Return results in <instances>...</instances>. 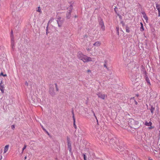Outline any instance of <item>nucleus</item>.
Instances as JSON below:
<instances>
[{
	"mask_svg": "<svg viewBox=\"0 0 160 160\" xmlns=\"http://www.w3.org/2000/svg\"><path fill=\"white\" fill-rule=\"evenodd\" d=\"M72 114H73V122H74V123L75 122V117H74V113L73 112H72Z\"/></svg>",
	"mask_w": 160,
	"mask_h": 160,
	"instance_id": "obj_22",
	"label": "nucleus"
},
{
	"mask_svg": "<svg viewBox=\"0 0 160 160\" xmlns=\"http://www.w3.org/2000/svg\"><path fill=\"white\" fill-rule=\"evenodd\" d=\"M160 13L158 12V16H160Z\"/></svg>",
	"mask_w": 160,
	"mask_h": 160,
	"instance_id": "obj_35",
	"label": "nucleus"
},
{
	"mask_svg": "<svg viewBox=\"0 0 160 160\" xmlns=\"http://www.w3.org/2000/svg\"><path fill=\"white\" fill-rule=\"evenodd\" d=\"M92 113H93V115H94V116L95 117V118H96V119H97V117H96V115H95V114L94 112V111H92Z\"/></svg>",
	"mask_w": 160,
	"mask_h": 160,
	"instance_id": "obj_27",
	"label": "nucleus"
},
{
	"mask_svg": "<svg viewBox=\"0 0 160 160\" xmlns=\"http://www.w3.org/2000/svg\"><path fill=\"white\" fill-rule=\"evenodd\" d=\"M74 126H75V128H76V125H75V122L74 123Z\"/></svg>",
	"mask_w": 160,
	"mask_h": 160,
	"instance_id": "obj_34",
	"label": "nucleus"
},
{
	"mask_svg": "<svg viewBox=\"0 0 160 160\" xmlns=\"http://www.w3.org/2000/svg\"><path fill=\"white\" fill-rule=\"evenodd\" d=\"M36 11L37 12H40V13H41L42 12L41 8L39 6L38 7L37 9L36 10Z\"/></svg>",
	"mask_w": 160,
	"mask_h": 160,
	"instance_id": "obj_15",
	"label": "nucleus"
},
{
	"mask_svg": "<svg viewBox=\"0 0 160 160\" xmlns=\"http://www.w3.org/2000/svg\"><path fill=\"white\" fill-rule=\"evenodd\" d=\"M11 46H12V48H13V47H14V41L13 40V38L11 39Z\"/></svg>",
	"mask_w": 160,
	"mask_h": 160,
	"instance_id": "obj_18",
	"label": "nucleus"
},
{
	"mask_svg": "<svg viewBox=\"0 0 160 160\" xmlns=\"http://www.w3.org/2000/svg\"><path fill=\"white\" fill-rule=\"evenodd\" d=\"M47 132V134H48V135H49V134L48 132Z\"/></svg>",
	"mask_w": 160,
	"mask_h": 160,
	"instance_id": "obj_36",
	"label": "nucleus"
},
{
	"mask_svg": "<svg viewBox=\"0 0 160 160\" xmlns=\"http://www.w3.org/2000/svg\"><path fill=\"white\" fill-rule=\"evenodd\" d=\"M101 45V42L99 41H97L93 43V45L96 47H99Z\"/></svg>",
	"mask_w": 160,
	"mask_h": 160,
	"instance_id": "obj_7",
	"label": "nucleus"
},
{
	"mask_svg": "<svg viewBox=\"0 0 160 160\" xmlns=\"http://www.w3.org/2000/svg\"><path fill=\"white\" fill-rule=\"evenodd\" d=\"M27 158V157L26 156L25 157V159H26Z\"/></svg>",
	"mask_w": 160,
	"mask_h": 160,
	"instance_id": "obj_38",
	"label": "nucleus"
},
{
	"mask_svg": "<svg viewBox=\"0 0 160 160\" xmlns=\"http://www.w3.org/2000/svg\"><path fill=\"white\" fill-rule=\"evenodd\" d=\"M9 146V145H7L5 146L4 148V153H6L8 151Z\"/></svg>",
	"mask_w": 160,
	"mask_h": 160,
	"instance_id": "obj_9",
	"label": "nucleus"
},
{
	"mask_svg": "<svg viewBox=\"0 0 160 160\" xmlns=\"http://www.w3.org/2000/svg\"><path fill=\"white\" fill-rule=\"evenodd\" d=\"M140 24H141L140 31L142 32L144 30V29L143 27V24L142 22L140 23Z\"/></svg>",
	"mask_w": 160,
	"mask_h": 160,
	"instance_id": "obj_14",
	"label": "nucleus"
},
{
	"mask_svg": "<svg viewBox=\"0 0 160 160\" xmlns=\"http://www.w3.org/2000/svg\"><path fill=\"white\" fill-rule=\"evenodd\" d=\"M154 110V108H152L151 109V110H151V113H153Z\"/></svg>",
	"mask_w": 160,
	"mask_h": 160,
	"instance_id": "obj_24",
	"label": "nucleus"
},
{
	"mask_svg": "<svg viewBox=\"0 0 160 160\" xmlns=\"http://www.w3.org/2000/svg\"><path fill=\"white\" fill-rule=\"evenodd\" d=\"M68 148L70 152L72 151V144L70 139L69 138L67 139Z\"/></svg>",
	"mask_w": 160,
	"mask_h": 160,
	"instance_id": "obj_3",
	"label": "nucleus"
},
{
	"mask_svg": "<svg viewBox=\"0 0 160 160\" xmlns=\"http://www.w3.org/2000/svg\"><path fill=\"white\" fill-rule=\"evenodd\" d=\"M99 24L102 30L104 31L105 29V27L103 21L102 20H101L99 22Z\"/></svg>",
	"mask_w": 160,
	"mask_h": 160,
	"instance_id": "obj_6",
	"label": "nucleus"
},
{
	"mask_svg": "<svg viewBox=\"0 0 160 160\" xmlns=\"http://www.w3.org/2000/svg\"><path fill=\"white\" fill-rule=\"evenodd\" d=\"M74 126H75V128H76V125H75V122L74 123Z\"/></svg>",
	"mask_w": 160,
	"mask_h": 160,
	"instance_id": "obj_32",
	"label": "nucleus"
},
{
	"mask_svg": "<svg viewBox=\"0 0 160 160\" xmlns=\"http://www.w3.org/2000/svg\"><path fill=\"white\" fill-rule=\"evenodd\" d=\"M104 66L105 67H106L107 68V67L106 64H104Z\"/></svg>",
	"mask_w": 160,
	"mask_h": 160,
	"instance_id": "obj_31",
	"label": "nucleus"
},
{
	"mask_svg": "<svg viewBox=\"0 0 160 160\" xmlns=\"http://www.w3.org/2000/svg\"><path fill=\"white\" fill-rule=\"evenodd\" d=\"M77 56L78 59L82 61L84 63L92 62L94 61L93 58L84 54L81 52H79L77 53Z\"/></svg>",
	"mask_w": 160,
	"mask_h": 160,
	"instance_id": "obj_1",
	"label": "nucleus"
},
{
	"mask_svg": "<svg viewBox=\"0 0 160 160\" xmlns=\"http://www.w3.org/2000/svg\"><path fill=\"white\" fill-rule=\"evenodd\" d=\"M148 160H153V159H151V158L150 157H148Z\"/></svg>",
	"mask_w": 160,
	"mask_h": 160,
	"instance_id": "obj_29",
	"label": "nucleus"
},
{
	"mask_svg": "<svg viewBox=\"0 0 160 160\" xmlns=\"http://www.w3.org/2000/svg\"><path fill=\"white\" fill-rule=\"evenodd\" d=\"M53 19L52 18H50L48 22V24L49 23L52 22L53 21Z\"/></svg>",
	"mask_w": 160,
	"mask_h": 160,
	"instance_id": "obj_19",
	"label": "nucleus"
},
{
	"mask_svg": "<svg viewBox=\"0 0 160 160\" xmlns=\"http://www.w3.org/2000/svg\"><path fill=\"white\" fill-rule=\"evenodd\" d=\"M55 88L57 91H58L59 89L58 88V85L56 83L55 84Z\"/></svg>",
	"mask_w": 160,
	"mask_h": 160,
	"instance_id": "obj_20",
	"label": "nucleus"
},
{
	"mask_svg": "<svg viewBox=\"0 0 160 160\" xmlns=\"http://www.w3.org/2000/svg\"><path fill=\"white\" fill-rule=\"evenodd\" d=\"M60 19H61V17L60 16H58L57 17V23L58 24V25L59 27H60V26L59 25V22L60 21Z\"/></svg>",
	"mask_w": 160,
	"mask_h": 160,
	"instance_id": "obj_12",
	"label": "nucleus"
},
{
	"mask_svg": "<svg viewBox=\"0 0 160 160\" xmlns=\"http://www.w3.org/2000/svg\"><path fill=\"white\" fill-rule=\"evenodd\" d=\"M121 23H122V24H123V22H121Z\"/></svg>",
	"mask_w": 160,
	"mask_h": 160,
	"instance_id": "obj_39",
	"label": "nucleus"
},
{
	"mask_svg": "<svg viewBox=\"0 0 160 160\" xmlns=\"http://www.w3.org/2000/svg\"><path fill=\"white\" fill-rule=\"evenodd\" d=\"M135 103L136 105L138 104V102L136 101H135Z\"/></svg>",
	"mask_w": 160,
	"mask_h": 160,
	"instance_id": "obj_30",
	"label": "nucleus"
},
{
	"mask_svg": "<svg viewBox=\"0 0 160 160\" xmlns=\"http://www.w3.org/2000/svg\"><path fill=\"white\" fill-rule=\"evenodd\" d=\"M68 11L67 14V17L68 18H69L71 16V12L72 9V6H70L68 8Z\"/></svg>",
	"mask_w": 160,
	"mask_h": 160,
	"instance_id": "obj_2",
	"label": "nucleus"
},
{
	"mask_svg": "<svg viewBox=\"0 0 160 160\" xmlns=\"http://www.w3.org/2000/svg\"><path fill=\"white\" fill-rule=\"evenodd\" d=\"M156 7L158 12L160 13V5L157 4Z\"/></svg>",
	"mask_w": 160,
	"mask_h": 160,
	"instance_id": "obj_13",
	"label": "nucleus"
},
{
	"mask_svg": "<svg viewBox=\"0 0 160 160\" xmlns=\"http://www.w3.org/2000/svg\"><path fill=\"white\" fill-rule=\"evenodd\" d=\"M87 72L89 74L91 73V71L90 69H88L87 71Z\"/></svg>",
	"mask_w": 160,
	"mask_h": 160,
	"instance_id": "obj_23",
	"label": "nucleus"
},
{
	"mask_svg": "<svg viewBox=\"0 0 160 160\" xmlns=\"http://www.w3.org/2000/svg\"><path fill=\"white\" fill-rule=\"evenodd\" d=\"M12 127V129H13L14 128H15V126H14V125H12V127Z\"/></svg>",
	"mask_w": 160,
	"mask_h": 160,
	"instance_id": "obj_28",
	"label": "nucleus"
},
{
	"mask_svg": "<svg viewBox=\"0 0 160 160\" xmlns=\"http://www.w3.org/2000/svg\"><path fill=\"white\" fill-rule=\"evenodd\" d=\"M145 125L147 126H150V127L148 128L149 129L153 128H154L153 127H152L151 126L152 125V122H146L145 123Z\"/></svg>",
	"mask_w": 160,
	"mask_h": 160,
	"instance_id": "obj_5",
	"label": "nucleus"
},
{
	"mask_svg": "<svg viewBox=\"0 0 160 160\" xmlns=\"http://www.w3.org/2000/svg\"><path fill=\"white\" fill-rule=\"evenodd\" d=\"M42 129L43 130H45V129L44 128H42Z\"/></svg>",
	"mask_w": 160,
	"mask_h": 160,
	"instance_id": "obj_37",
	"label": "nucleus"
},
{
	"mask_svg": "<svg viewBox=\"0 0 160 160\" xmlns=\"http://www.w3.org/2000/svg\"><path fill=\"white\" fill-rule=\"evenodd\" d=\"M27 146L26 144H25L24 145V146L22 149V151L21 153L22 154L23 153V151L26 148Z\"/></svg>",
	"mask_w": 160,
	"mask_h": 160,
	"instance_id": "obj_17",
	"label": "nucleus"
},
{
	"mask_svg": "<svg viewBox=\"0 0 160 160\" xmlns=\"http://www.w3.org/2000/svg\"><path fill=\"white\" fill-rule=\"evenodd\" d=\"M2 81H1L0 83V89L2 93H4V87L3 85H2Z\"/></svg>",
	"mask_w": 160,
	"mask_h": 160,
	"instance_id": "obj_8",
	"label": "nucleus"
},
{
	"mask_svg": "<svg viewBox=\"0 0 160 160\" xmlns=\"http://www.w3.org/2000/svg\"><path fill=\"white\" fill-rule=\"evenodd\" d=\"M74 126H75V128H76V125H75V122L74 123Z\"/></svg>",
	"mask_w": 160,
	"mask_h": 160,
	"instance_id": "obj_33",
	"label": "nucleus"
},
{
	"mask_svg": "<svg viewBox=\"0 0 160 160\" xmlns=\"http://www.w3.org/2000/svg\"><path fill=\"white\" fill-rule=\"evenodd\" d=\"M90 44H89V46H88V47H87L86 48V50L88 52H90L92 49V45H90Z\"/></svg>",
	"mask_w": 160,
	"mask_h": 160,
	"instance_id": "obj_11",
	"label": "nucleus"
},
{
	"mask_svg": "<svg viewBox=\"0 0 160 160\" xmlns=\"http://www.w3.org/2000/svg\"><path fill=\"white\" fill-rule=\"evenodd\" d=\"M99 98H100L102 99H104L106 97L107 95L105 94H102L101 92H98L97 94Z\"/></svg>",
	"mask_w": 160,
	"mask_h": 160,
	"instance_id": "obj_4",
	"label": "nucleus"
},
{
	"mask_svg": "<svg viewBox=\"0 0 160 160\" xmlns=\"http://www.w3.org/2000/svg\"><path fill=\"white\" fill-rule=\"evenodd\" d=\"M83 158H84V160H86V155H85V154H83Z\"/></svg>",
	"mask_w": 160,
	"mask_h": 160,
	"instance_id": "obj_26",
	"label": "nucleus"
},
{
	"mask_svg": "<svg viewBox=\"0 0 160 160\" xmlns=\"http://www.w3.org/2000/svg\"><path fill=\"white\" fill-rule=\"evenodd\" d=\"M143 16V18L145 19V20H146V22L147 23H148V18L146 14L144 13H142Z\"/></svg>",
	"mask_w": 160,
	"mask_h": 160,
	"instance_id": "obj_10",
	"label": "nucleus"
},
{
	"mask_svg": "<svg viewBox=\"0 0 160 160\" xmlns=\"http://www.w3.org/2000/svg\"><path fill=\"white\" fill-rule=\"evenodd\" d=\"M122 24V25H123H123H124V23H123V24Z\"/></svg>",
	"mask_w": 160,
	"mask_h": 160,
	"instance_id": "obj_40",
	"label": "nucleus"
},
{
	"mask_svg": "<svg viewBox=\"0 0 160 160\" xmlns=\"http://www.w3.org/2000/svg\"><path fill=\"white\" fill-rule=\"evenodd\" d=\"M126 31L127 32H130L129 28L128 27H127L126 28Z\"/></svg>",
	"mask_w": 160,
	"mask_h": 160,
	"instance_id": "obj_21",
	"label": "nucleus"
},
{
	"mask_svg": "<svg viewBox=\"0 0 160 160\" xmlns=\"http://www.w3.org/2000/svg\"><path fill=\"white\" fill-rule=\"evenodd\" d=\"M146 81L147 82H148V85H151V84L150 83V80L148 77H147L146 78Z\"/></svg>",
	"mask_w": 160,
	"mask_h": 160,
	"instance_id": "obj_16",
	"label": "nucleus"
},
{
	"mask_svg": "<svg viewBox=\"0 0 160 160\" xmlns=\"http://www.w3.org/2000/svg\"><path fill=\"white\" fill-rule=\"evenodd\" d=\"M0 75H2L4 77H5V76H7V75L6 74H3V73L2 72L1 74H0Z\"/></svg>",
	"mask_w": 160,
	"mask_h": 160,
	"instance_id": "obj_25",
	"label": "nucleus"
}]
</instances>
